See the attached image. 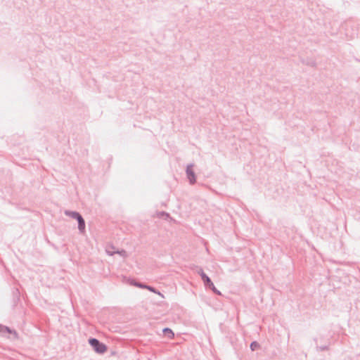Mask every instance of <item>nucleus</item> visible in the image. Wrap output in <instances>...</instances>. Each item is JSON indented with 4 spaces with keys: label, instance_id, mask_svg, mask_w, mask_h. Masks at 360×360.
Returning a JSON list of instances; mask_svg holds the SVG:
<instances>
[{
    "label": "nucleus",
    "instance_id": "1",
    "mask_svg": "<svg viewBox=\"0 0 360 360\" xmlns=\"http://www.w3.org/2000/svg\"><path fill=\"white\" fill-rule=\"evenodd\" d=\"M89 342L94 351L98 354H103L107 350L106 345L96 338H90Z\"/></svg>",
    "mask_w": 360,
    "mask_h": 360
},
{
    "label": "nucleus",
    "instance_id": "2",
    "mask_svg": "<svg viewBox=\"0 0 360 360\" xmlns=\"http://www.w3.org/2000/svg\"><path fill=\"white\" fill-rule=\"evenodd\" d=\"M193 164H189L186 166V174L190 184L193 185L196 182L195 174L193 169Z\"/></svg>",
    "mask_w": 360,
    "mask_h": 360
},
{
    "label": "nucleus",
    "instance_id": "3",
    "mask_svg": "<svg viewBox=\"0 0 360 360\" xmlns=\"http://www.w3.org/2000/svg\"><path fill=\"white\" fill-rule=\"evenodd\" d=\"M203 283L206 288H208L210 290H212V291L214 293H215L216 295H221V292L215 288L214 283H212L211 279L209 278V276H203Z\"/></svg>",
    "mask_w": 360,
    "mask_h": 360
},
{
    "label": "nucleus",
    "instance_id": "4",
    "mask_svg": "<svg viewBox=\"0 0 360 360\" xmlns=\"http://www.w3.org/2000/svg\"><path fill=\"white\" fill-rule=\"evenodd\" d=\"M111 249H114L113 247H111L110 248H107L106 249V253L108 255H110V256H112L113 255L115 254H118L120 255V256H122V257H126L127 256V252L124 250H117V251H113V250H111Z\"/></svg>",
    "mask_w": 360,
    "mask_h": 360
},
{
    "label": "nucleus",
    "instance_id": "5",
    "mask_svg": "<svg viewBox=\"0 0 360 360\" xmlns=\"http://www.w3.org/2000/svg\"><path fill=\"white\" fill-rule=\"evenodd\" d=\"M78 221V229L80 233H84L85 231V221L81 215L77 220Z\"/></svg>",
    "mask_w": 360,
    "mask_h": 360
},
{
    "label": "nucleus",
    "instance_id": "6",
    "mask_svg": "<svg viewBox=\"0 0 360 360\" xmlns=\"http://www.w3.org/2000/svg\"><path fill=\"white\" fill-rule=\"evenodd\" d=\"M64 213L66 216H68L76 220H77V219L81 216V214L79 212L75 211L65 210Z\"/></svg>",
    "mask_w": 360,
    "mask_h": 360
},
{
    "label": "nucleus",
    "instance_id": "7",
    "mask_svg": "<svg viewBox=\"0 0 360 360\" xmlns=\"http://www.w3.org/2000/svg\"><path fill=\"white\" fill-rule=\"evenodd\" d=\"M162 332L164 333V335L167 337L169 339L172 340L174 338V333H173V331L169 328H165L162 330Z\"/></svg>",
    "mask_w": 360,
    "mask_h": 360
},
{
    "label": "nucleus",
    "instance_id": "8",
    "mask_svg": "<svg viewBox=\"0 0 360 360\" xmlns=\"http://www.w3.org/2000/svg\"><path fill=\"white\" fill-rule=\"evenodd\" d=\"M13 333V330H11L7 326H2V325H0V333Z\"/></svg>",
    "mask_w": 360,
    "mask_h": 360
},
{
    "label": "nucleus",
    "instance_id": "9",
    "mask_svg": "<svg viewBox=\"0 0 360 360\" xmlns=\"http://www.w3.org/2000/svg\"><path fill=\"white\" fill-rule=\"evenodd\" d=\"M259 347V345L256 341H254V342H251V344H250V349H251L252 351H255L257 349H258Z\"/></svg>",
    "mask_w": 360,
    "mask_h": 360
},
{
    "label": "nucleus",
    "instance_id": "10",
    "mask_svg": "<svg viewBox=\"0 0 360 360\" xmlns=\"http://www.w3.org/2000/svg\"><path fill=\"white\" fill-rule=\"evenodd\" d=\"M146 289L149 290H150V291H151V292H155V293H157V294H158L159 295H160L161 297H163V295H162L161 292H160L159 291H157V290H156V289H155V288H154L153 287L150 286V285H148V286L146 287Z\"/></svg>",
    "mask_w": 360,
    "mask_h": 360
},
{
    "label": "nucleus",
    "instance_id": "11",
    "mask_svg": "<svg viewBox=\"0 0 360 360\" xmlns=\"http://www.w3.org/2000/svg\"><path fill=\"white\" fill-rule=\"evenodd\" d=\"M135 286H137V287H139L141 288H146V287L148 285H145V284H142V283H136V282H134L132 283Z\"/></svg>",
    "mask_w": 360,
    "mask_h": 360
},
{
    "label": "nucleus",
    "instance_id": "12",
    "mask_svg": "<svg viewBox=\"0 0 360 360\" xmlns=\"http://www.w3.org/2000/svg\"><path fill=\"white\" fill-rule=\"evenodd\" d=\"M198 274L200 276L202 280L203 281V276H207L205 272L203 271L202 269L200 268L198 270Z\"/></svg>",
    "mask_w": 360,
    "mask_h": 360
},
{
    "label": "nucleus",
    "instance_id": "13",
    "mask_svg": "<svg viewBox=\"0 0 360 360\" xmlns=\"http://www.w3.org/2000/svg\"><path fill=\"white\" fill-rule=\"evenodd\" d=\"M320 349H321V351H323V350L328 349V347H327V346L321 347H320Z\"/></svg>",
    "mask_w": 360,
    "mask_h": 360
}]
</instances>
